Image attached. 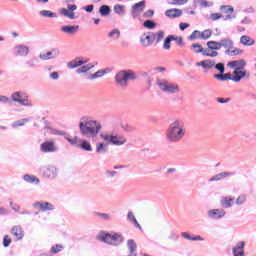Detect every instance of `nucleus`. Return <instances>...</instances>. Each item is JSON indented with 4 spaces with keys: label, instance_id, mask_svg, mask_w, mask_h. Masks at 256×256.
<instances>
[{
    "label": "nucleus",
    "instance_id": "obj_1",
    "mask_svg": "<svg viewBox=\"0 0 256 256\" xmlns=\"http://www.w3.org/2000/svg\"><path fill=\"white\" fill-rule=\"evenodd\" d=\"M80 133L85 137H97L101 131V124L97 120L87 119L79 123Z\"/></svg>",
    "mask_w": 256,
    "mask_h": 256
},
{
    "label": "nucleus",
    "instance_id": "obj_2",
    "mask_svg": "<svg viewBox=\"0 0 256 256\" xmlns=\"http://www.w3.org/2000/svg\"><path fill=\"white\" fill-rule=\"evenodd\" d=\"M183 137H185V126L183 125V122L175 120L168 128L167 139L175 143L181 141Z\"/></svg>",
    "mask_w": 256,
    "mask_h": 256
},
{
    "label": "nucleus",
    "instance_id": "obj_3",
    "mask_svg": "<svg viewBox=\"0 0 256 256\" xmlns=\"http://www.w3.org/2000/svg\"><path fill=\"white\" fill-rule=\"evenodd\" d=\"M98 241L108 243V245H119V243H123V236L119 233L111 235L109 233L102 232L98 235Z\"/></svg>",
    "mask_w": 256,
    "mask_h": 256
},
{
    "label": "nucleus",
    "instance_id": "obj_4",
    "mask_svg": "<svg viewBox=\"0 0 256 256\" xmlns=\"http://www.w3.org/2000/svg\"><path fill=\"white\" fill-rule=\"evenodd\" d=\"M115 79L117 85H120V87H127V81H135V79H137V76H135V73L131 70H123L116 74Z\"/></svg>",
    "mask_w": 256,
    "mask_h": 256
},
{
    "label": "nucleus",
    "instance_id": "obj_5",
    "mask_svg": "<svg viewBox=\"0 0 256 256\" xmlns=\"http://www.w3.org/2000/svg\"><path fill=\"white\" fill-rule=\"evenodd\" d=\"M65 139L70 143V145L78 147V149H83V151H93L91 143L87 140H81L77 136L74 138L65 137Z\"/></svg>",
    "mask_w": 256,
    "mask_h": 256
},
{
    "label": "nucleus",
    "instance_id": "obj_6",
    "mask_svg": "<svg viewBox=\"0 0 256 256\" xmlns=\"http://www.w3.org/2000/svg\"><path fill=\"white\" fill-rule=\"evenodd\" d=\"M12 101L24 105V107H32L33 103L29 100V96L25 93L15 92L12 94Z\"/></svg>",
    "mask_w": 256,
    "mask_h": 256
},
{
    "label": "nucleus",
    "instance_id": "obj_7",
    "mask_svg": "<svg viewBox=\"0 0 256 256\" xmlns=\"http://www.w3.org/2000/svg\"><path fill=\"white\" fill-rule=\"evenodd\" d=\"M100 137L103 139V141H106V143H112V145H125L127 143V139L121 135L113 136L109 134H101Z\"/></svg>",
    "mask_w": 256,
    "mask_h": 256
},
{
    "label": "nucleus",
    "instance_id": "obj_8",
    "mask_svg": "<svg viewBox=\"0 0 256 256\" xmlns=\"http://www.w3.org/2000/svg\"><path fill=\"white\" fill-rule=\"evenodd\" d=\"M158 87L164 92V93H179V86L177 84H173L169 81H161L158 82Z\"/></svg>",
    "mask_w": 256,
    "mask_h": 256
},
{
    "label": "nucleus",
    "instance_id": "obj_9",
    "mask_svg": "<svg viewBox=\"0 0 256 256\" xmlns=\"http://www.w3.org/2000/svg\"><path fill=\"white\" fill-rule=\"evenodd\" d=\"M234 11L235 9H233L232 6H220V14L222 15V19L224 21H231V19H235Z\"/></svg>",
    "mask_w": 256,
    "mask_h": 256
},
{
    "label": "nucleus",
    "instance_id": "obj_10",
    "mask_svg": "<svg viewBox=\"0 0 256 256\" xmlns=\"http://www.w3.org/2000/svg\"><path fill=\"white\" fill-rule=\"evenodd\" d=\"M40 151L42 153H55L57 151V146L55 141H46L40 145Z\"/></svg>",
    "mask_w": 256,
    "mask_h": 256
},
{
    "label": "nucleus",
    "instance_id": "obj_11",
    "mask_svg": "<svg viewBox=\"0 0 256 256\" xmlns=\"http://www.w3.org/2000/svg\"><path fill=\"white\" fill-rule=\"evenodd\" d=\"M11 235L14 237L15 241H23V237H25V231L23 227L16 225L11 229Z\"/></svg>",
    "mask_w": 256,
    "mask_h": 256
},
{
    "label": "nucleus",
    "instance_id": "obj_12",
    "mask_svg": "<svg viewBox=\"0 0 256 256\" xmlns=\"http://www.w3.org/2000/svg\"><path fill=\"white\" fill-rule=\"evenodd\" d=\"M73 11H77V5H68V9L67 8H62L60 10V13L62 15H65V17H68V19H75V12Z\"/></svg>",
    "mask_w": 256,
    "mask_h": 256
},
{
    "label": "nucleus",
    "instance_id": "obj_13",
    "mask_svg": "<svg viewBox=\"0 0 256 256\" xmlns=\"http://www.w3.org/2000/svg\"><path fill=\"white\" fill-rule=\"evenodd\" d=\"M246 65H247V62L244 59L233 60L228 62V67H230V69H235V70L245 69Z\"/></svg>",
    "mask_w": 256,
    "mask_h": 256
},
{
    "label": "nucleus",
    "instance_id": "obj_14",
    "mask_svg": "<svg viewBox=\"0 0 256 256\" xmlns=\"http://www.w3.org/2000/svg\"><path fill=\"white\" fill-rule=\"evenodd\" d=\"M140 43H142L143 47H151V45H153V36L151 32L144 33L140 37Z\"/></svg>",
    "mask_w": 256,
    "mask_h": 256
},
{
    "label": "nucleus",
    "instance_id": "obj_15",
    "mask_svg": "<svg viewBox=\"0 0 256 256\" xmlns=\"http://www.w3.org/2000/svg\"><path fill=\"white\" fill-rule=\"evenodd\" d=\"M247 77V70L245 68L234 70L232 81L239 83L243 78Z\"/></svg>",
    "mask_w": 256,
    "mask_h": 256
},
{
    "label": "nucleus",
    "instance_id": "obj_16",
    "mask_svg": "<svg viewBox=\"0 0 256 256\" xmlns=\"http://www.w3.org/2000/svg\"><path fill=\"white\" fill-rule=\"evenodd\" d=\"M225 54L229 57H237L243 55V49L235 47V42L230 46V48L225 51Z\"/></svg>",
    "mask_w": 256,
    "mask_h": 256
},
{
    "label": "nucleus",
    "instance_id": "obj_17",
    "mask_svg": "<svg viewBox=\"0 0 256 256\" xmlns=\"http://www.w3.org/2000/svg\"><path fill=\"white\" fill-rule=\"evenodd\" d=\"M233 256H245V242H238L236 247L232 249Z\"/></svg>",
    "mask_w": 256,
    "mask_h": 256
},
{
    "label": "nucleus",
    "instance_id": "obj_18",
    "mask_svg": "<svg viewBox=\"0 0 256 256\" xmlns=\"http://www.w3.org/2000/svg\"><path fill=\"white\" fill-rule=\"evenodd\" d=\"M34 207L39 211H53L54 209L53 204L49 202H36Z\"/></svg>",
    "mask_w": 256,
    "mask_h": 256
},
{
    "label": "nucleus",
    "instance_id": "obj_19",
    "mask_svg": "<svg viewBox=\"0 0 256 256\" xmlns=\"http://www.w3.org/2000/svg\"><path fill=\"white\" fill-rule=\"evenodd\" d=\"M208 217H211V219H221L225 217V210L212 209L208 212Z\"/></svg>",
    "mask_w": 256,
    "mask_h": 256
},
{
    "label": "nucleus",
    "instance_id": "obj_20",
    "mask_svg": "<svg viewBox=\"0 0 256 256\" xmlns=\"http://www.w3.org/2000/svg\"><path fill=\"white\" fill-rule=\"evenodd\" d=\"M165 15L170 19H175L176 17H181V15H183V11L177 8L168 9L165 11Z\"/></svg>",
    "mask_w": 256,
    "mask_h": 256
},
{
    "label": "nucleus",
    "instance_id": "obj_21",
    "mask_svg": "<svg viewBox=\"0 0 256 256\" xmlns=\"http://www.w3.org/2000/svg\"><path fill=\"white\" fill-rule=\"evenodd\" d=\"M240 43L245 47H251V45H255V40L247 35H243L240 37Z\"/></svg>",
    "mask_w": 256,
    "mask_h": 256
},
{
    "label": "nucleus",
    "instance_id": "obj_22",
    "mask_svg": "<svg viewBox=\"0 0 256 256\" xmlns=\"http://www.w3.org/2000/svg\"><path fill=\"white\" fill-rule=\"evenodd\" d=\"M16 55L20 57H27L29 55V47L27 46H16L15 47Z\"/></svg>",
    "mask_w": 256,
    "mask_h": 256
},
{
    "label": "nucleus",
    "instance_id": "obj_23",
    "mask_svg": "<svg viewBox=\"0 0 256 256\" xmlns=\"http://www.w3.org/2000/svg\"><path fill=\"white\" fill-rule=\"evenodd\" d=\"M233 40L231 38H224L220 40V49H225V51H229L231 46L233 45Z\"/></svg>",
    "mask_w": 256,
    "mask_h": 256
},
{
    "label": "nucleus",
    "instance_id": "obj_24",
    "mask_svg": "<svg viewBox=\"0 0 256 256\" xmlns=\"http://www.w3.org/2000/svg\"><path fill=\"white\" fill-rule=\"evenodd\" d=\"M198 67H203V69H213L215 67V60H203L197 63Z\"/></svg>",
    "mask_w": 256,
    "mask_h": 256
},
{
    "label": "nucleus",
    "instance_id": "obj_25",
    "mask_svg": "<svg viewBox=\"0 0 256 256\" xmlns=\"http://www.w3.org/2000/svg\"><path fill=\"white\" fill-rule=\"evenodd\" d=\"M152 35V41L155 43H161L165 37V32L163 30H159L156 33L151 32Z\"/></svg>",
    "mask_w": 256,
    "mask_h": 256
},
{
    "label": "nucleus",
    "instance_id": "obj_26",
    "mask_svg": "<svg viewBox=\"0 0 256 256\" xmlns=\"http://www.w3.org/2000/svg\"><path fill=\"white\" fill-rule=\"evenodd\" d=\"M87 63V60L83 61L79 58H76L68 63L69 69H77V67H81V65H85Z\"/></svg>",
    "mask_w": 256,
    "mask_h": 256
},
{
    "label": "nucleus",
    "instance_id": "obj_27",
    "mask_svg": "<svg viewBox=\"0 0 256 256\" xmlns=\"http://www.w3.org/2000/svg\"><path fill=\"white\" fill-rule=\"evenodd\" d=\"M62 33H67L68 35H73L79 31V26H62Z\"/></svg>",
    "mask_w": 256,
    "mask_h": 256
},
{
    "label": "nucleus",
    "instance_id": "obj_28",
    "mask_svg": "<svg viewBox=\"0 0 256 256\" xmlns=\"http://www.w3.org/2000/svg\"><path fill=\"white\" fill-rule=\"evenodd\" d=\"M128 249L130 251V256H137V243H135V240H128L127 241Z\"/></svg>",
    "mask_w": 256,
    "mask_h": 256
},
{
    "label": "nucleus",
    "instance_id": "obj_29",
    "mask_svg": "<svg viewBox=\"0 0 256 256\" xmlns=\"http://www.w3.org/2000/svg\"><path fill=\"white\" fill-rule=\"evenodd\" d=\"M207 47L211 49L212 51H219L221 49V41H208Z\"/></svg>",
    "mask_w": 256,
    "mask_h": 256
},
{
    "label": "nucleus",
    "instance_id": "obj_30",
    "mask_svg": "<svg viewBox=\"0 0 256 256\" xmlns=\"http://www.w3.org/2000/svg\"><path fill=\"white\" fill-rule=\"evenodd\" d=\"M234 201L235 200L231 197H224L221 200V205H222V207H226V209H229V207L233 206Z\"/></svg>",
    "mask_w": 256,
    "mask_h": 256
},
{
    "label": "nucleus",
    "instance_id": "obj_31",
    "mask_svg": "<svg viewBox=\"0 0 256 256\" xmlns=\"http://www.w3.org/2000/svg\"><path fill=\"white\" fill-rule=\"evenodd\" d=\"M145 9V1H140L132 7L133 13H141Z\"/></svg>",
    "mask_w": 256,
    "mask_h": 256
},
{
    "label": "nucleus",
    "instance_id": "obj_32",
    "mask_svg": "<svg viewBox=\"0 0 256 256\" xmlns=\"http://www.w3.org/2000/svg\"><path fill=\"white\" fill-rule=\"evenodd\" d=\"M215 79H218V81H231V79H233L231 77V73H226V74H215L214 75Z\"/></svg>",
    "mask_w": 256,
    "mask_h": 256
},
{
    "label": "nucleus",
    "instance_id": "obj_33",
    "mask_svg": "<svg viewBox=\"0 0 256 256\" xmlns=\"http://www.w3.org/2000/svg\"><path fill=\"white\" fill-rule=\"evenodd\" d=\"M202 54L204 57H217L219 55V52L215 50H211L209 47L202 50Z\"/></svg>",
    "mask_w": 256,
    "mask_h": 256
},
{
    "label": "nucleus",
    "instance_id": "obj_34",
    "mask_svg": "<svg viewBox=\"0 0 256 256\" xmlns=\"http://www.w3.org/2000/svg\"><path fill=\"white\" fill-rule=\"evenodd\" d=\"M42 174L44 175V177H53V175H55V168L44 167L42 168Z\"/></svg>",
    "mask_w": 256,
    "mask_h": 256
},
{
    "label": "nucleus",
    "instance_id": "obj_35",
    "mask_svg": "<svg viewBox=\"0 0 256 256\" xmlns=\"http://www.w3.org/2000/svg\"><path fill=\"white\" fill-rule=\"evenodd\" d=\"M229 175H231V173H229V172H222V173L217 174L216 176L210 178L209 181L210 182L221 181V179H225L226 177H229Z\"/></svg>",
    "mask_w": 256,
    "mask_h": 256
},
{
    "label": "nucleus",
    "instance_id": "obj_36",
    "mask_svg": "<svg viewBox=\"0 0 256 256\" xmlns=\"http://www.w3.org/2000/svg\"><path fill=\"white\" fill-rule=\"evenodd\" d=\"M24 181H26V183H36L39 184V178L33 176V175H29L26 174L24 175Z\"/></svg>",
    "mask_w": 256,
    "mask_h": 256
},
{
    "label": "nucleus",
    "instance_id": "obj_37",
    "mask_svg": "<svg viewBox=\"0 0 256 256\" xmlns=\"http://www.w3.org/2000/svg\"><path fill=\"white\" fill-rule=\"evenodd\" d=\"M171 41H173V38L171 35L165 38L164 43H163V49L166 51H169L171 49Z\"/></svg>",
    "mask_w": 256,
    "mask_h": 256
},
{
    "label": "nucleus",
    "instance_id": "obj_38",
    "mask_svg": "<svg viewBox=\"0 0 256 256\" xmlns=\"http://www.w3.org/2000/svg\"><path fill=\"white\" fill-rule=\"evenodd\" d=\"M128 219H129V221H131L132 223H134V225H135L138 229H141V225H140L139 222L137 221V218H135V215L133 214V212H129V213H128Z\"/></svg>",
    "mask_w": 256,
    "mask_h": 256
},
{
    "label": "nucleus",
    "instance_id": "obj_39",
    "mask_svg": "<svg viewBox=\"0 0 256 256\" xmlns=\"http://www.w3.org/2000/svg\"><path fill=\"white\" fill-rule=\"evenodd\" d=\"M211 35H213V30L206 29L201 32V39H204V40L210 39Z\"/></svg>",
    "mask_w": 256,
    "mask_h": 256
},
{
    "label": "nucleus",
    "instance_id": "obj_40",
    "mask_svg": "<svg viewBox=\"0 0 256 256\" xmlns=\"http://www.w3.org/2000/svg\"><path fill=\"white\" fill-rule=\"evenodd\" d=\"M93 67L94 66L91 64L84 65V66L78 68L76 70V73H87V71H89L90 69H93Z\"/></svg>",
    "mask_w": 256,
    "mask_h": 256
},
{
    "label": "nucleus",
    "instance_id": "obj_41",
    "mask_svg": "<svg viewBox=\"0 0 256 256\" xmlns=\"http://www.w3.org/2000/svg\"><path fill=\"white\" fill-rule=\"evenodd\" d=\"M172 37V41H175L179 47H184L185 43H183V37L170 35Z\"/></svg>",
    "mask_w": 256,
    "mask_h": 256
},
{
    "label": "nucleus",
    "instance_id": "obj_42",
    "mask_svg": "<svg viewBox=\"0 0 256 256\" xmlns=\"http://www.w3.org/2000/svg\"><path fill=\"white\" fill-rule=\"evenodd\" d=\"M189 39H191V41L201 39V31H199V30L193 31L192 34L189 36Z\"/></svg>",
    "mask_w": 256,
    "mask_h": 256
},
{
    "label": "nucleus",
    "instance_id": "obj_43",
    "mask_svg": "<svg viewBox=\"0 0 256 256\" xmlns=\"http://www.w3.org/2000/svg\"><path fill=\"white\" fill-rule=\"evenodd\" d=\"M109 13H111V8H109V6L103 5L100 7V14L102 16L109 15Z\"/></svg>",
    "mask_w": 256,
    "mask_h": 256
},
{
    "label": "nucleus",
    "instance_id": "obj_44",
    "mask_svg": "<svg viewBox=\"0 0 256 256\" xmlns=\"http://www.w3.org/2000/svg\"><path fill=\"white\" fill-rule=\"evenodd\" d=\"M40 15H42V17H50V18H55L57 17V14L49 11V10H43L40 12Z\"/></svg>",
    "mask_w": 256,
    "mask_h": 256
},
{
    "label": "nucleus",
    "instance_id": "obj_45",
    "mask_svg": "<svg viewBox=\"0 0 256 256\" xmlns=\"http://www.w3.org/2000/svg\"><path fill=\"white\" fill-rule=\"evenodd\" d=\"M107 151V146L103 143H98L96 145V153H105Z\"/></svg>",
    "mask_w": 256,
    "mask_h": 256
},
{
    "label": "nucleus",
    "instance_id": "obj_46",
    "mask_svg": "<svg viewBox=\"0 0 256 256\" xmlns=\"http://www.w3.org/2000/svg\"><path fill=\"white\" fill-rule=\"evenodd\" d=\"M108 37H110V39H119L121 32L119 30H113L109 33Z\"/></svg>",
    "mask_w": 256,
    "mask_h": 256
},
{
    "label": "nucleus",
    "instance_id": "obj_47",
    "mask_svg": "<svg viewBox=\"0 0 256 256\" xmlns=\"http://www.w3.org/2000/svg\"><path fill=\"white\" fill-rule=\"evenodd\" d=\"M191 47L194 53H203V46L200 44H192Z\"/></svg>",
    "mask_w": 256,
    "mask_h": 256
},
{
    "label": "nucleus",
    "instance_id": "obj_48",
    "mask_svg": "<svg viewBox=\"0 0 256 256\" xmlns=\"http://www.w3.org/2000/svg\"><path fill=\"white\" fill-rule=\"evenodd\" d=\"M40 59H42V61H47L49 59H53V52H47L45 54H40Z\"/></svg>",
    "mask_w": 256,
    "mask_h": 256
},
{
    "label": "nucleus",
    "instance_id": "obj_49",
    "mask_svg": "<svg viewBox=\"0 0 256 256\" xmlns=\"http://www.w3.org/2000/svg\"><path fill=\"white\" fill-rule=\"evenodd\" d=\"M114 11L115 13H117L118 15H123V13H125V7L121 6V5H115L114 6Z\"/></svg>",
    "mask_w": 256,
    "mask_h": 256
},
{
    "label": "nucleus",
    "instance_id": "obj_50",
    "mask_svg": "<svg viewBox=\"0 0 256 256\" xmlns=\"http://www.w3.org/2000/svg\"><path fill=\"white\" fill-rule=\"evenodd\" d=\"M63 249V245L61 244H56L55 246H52L50 253H59Z\"/></svg>",
    "mask_w": 256,
    "mask_h": 256
},
{
    "label": "nucleus",
    "instance_id": "obj_51",
    "mask_svg": "<svg viewBox=\"0 0 256 256\" xmlns=\"http://www.w3.org/2000/svg\"><path fill=\"white\" fill-rule=\"evenodd\" d=\"M157 24H155V22L151 21V20H146L144 22V27H146V29H155Z\"/></svg>",
    "mask_w": 256,
    "mask_h": 256
},
{
    "label": "nucleus",
    "instance_id": "obj_52",
    "mask_svg": "<svg viewBox=\"0 0 256 256\" xmlns=\"http://www.w3.org/2000/svg\"><path fill=\"white\" fill-rule=\"evenodd\" d=\"M211 21H219V19H223V15L221 13H212L210 14Z\"/></svg>",
    "mask_w": 256,
    "mask_h": 256
},
{
    "label": "nucleus",
    "instance_id": "obj_53",
    "mask_svg": "<svg viewBox=\"0 0 256 256\" xmlns=\"http://www.w3.org/2000/svg\"><path fill=\"white\" fill-rule=\"evenodd\" d=\"M11 241H12L11 236L5 235L3 238V245L5 247H9L11 245Z\"/></svg>",
    "mask_w": 256,
    "mask_h": 256
},
{
    "label": "nucleus",
    "instance_id": "obj_54",
    "mask_svg": "<svg viewBox=\"0 0 256 256\" xmlns=\"http://www.w3.org/2000/svg\"><path fill=\"white\" fill-rule=\"evenodd\" d=\"M215 66V69H217V71H219L220 74L225 73V64L223 63H218Z\"/></svg>",
    "mask_w": 256,
    "mask_h": 256
},
{
    "label": "nucleus",
    "instance_id": "obj_55",
    "mask_svg": "<svg viewBox=\"0 0 256 256\" xmlns=\"http://www.w3.org/2000/svg\"><path fill=\"white\" fill-rule=\"evenodd\" d=\"M189 0H172L170 5H186Z\"/></svg>",
    "mask_w": 256,
    "mask_h": 256
},
{
    "label": "nucleus",
    "instance_id": "obj_56",
    "mask_svg": "<svg viewBox=\"0 0 256 256\" xmlns=\"http://www.w3.org/2000/svg\"><path fill=\"white\" fill-rule=\"evenodd\" d=\"M247 201V197L245 195H241L236 199V205H243Z\"/></svg>",
    "mask_w": 256,
    "mask_h": 256
},
{
    "label": "nucleus",
    "instance_id": "obj_57",
    "mask_svg": "<svg viewBox=\"0 0 256 256\" xmlns=\"http://www.w3.org/2000/svg\"><path fill=\"white\" fill-rule=\"evenodd\" d=\"M103 75H105V71L100 70V71L95 72V73L92 75L91 79H97V78H99V77H103Z\"/></svg>",
    "mask_w": 256,
    "mask_h": 256
},
{
    "label": "nucleus",
    "instance_id": "obj_58",
    "mask_svg": "<svg viewBox=\"0 0 256 256\" xmlns=\"http://www.w3.org/2000/svg\"><path fill=\"white\" fill-rule=\"evenodd\" d=\"M179 27H180V31H185V29H187L188 27H191V24L182 22L179 24Z\"/></svg>",
    "mask_w": 256,
    "mask_h": 256
},
{
    "label": "nucleus",
    "instance_id": "obj_59",
    "mask_svg": "<svg viewBox=\"0 0 256 256\" xmlns=\"http://www.w3.org/2000/svg\"><path fill=\"white\" fill-rule=\"evenodd\" d=\"M96 215H97L98 217H102V218L105 219L106 221L109 220V219H111V217L109 216V214L97 212Z\"/></svg>",
    "mask_w": 256,
    "mask_h": 256
},
{
    "label": "nucleus",
    "instance_id": "obj_60",
    "mask_svg": "<svg viewBox=\"0 0 256 256\" xmlns=\"http://www.w3.org/2000/svg\"><path fill=\"white\" fill-rule=\"evenodd\" d=\"M93 9H95V6H93V4L84 7V11H87V13H91Z\"/></svg>",
    "mask_w": 256,
    "mask_h": 256
},
{
    "label": "nucleus",
    "instance_id": "obj_61",
    "mask_svg": "<svg viewBox=\"0 0 256 256\" xmlns=\"http://www.w3.org/2000/svg\"><path fill=\"white\" fill-rule=\"evenodd\" d=\"M123 129H124V131H128V132L134 131L133 126H130L129 124H125L123 126Z\"/></svg>",
    "mask_w": 256,
    "mask_h": 256
},
{
    "label": "nucleus",
    "instance_id": "obj_62",
    "mask_svg": "<svg viewBox=\"0 0 256 256\" xmlns=\"http://www.w3.org/2000/svg\"><path fill=\"white\" fill-rule=\"evenodd\" d=\"M218 103H229L231 98H217Z\"/></svg>",
    "mask_w": 256,
    "mask_h": 256
},
{
    "label": "nucleus",
    "instance_id": "obj_63",
    "mask_svg": "<svg viewBox=\"0 0 256 256\" xmlns=\"http://www.w3.org/2000/svg\"><path fill=\"white\" fill-rule=\"evenodd\" d=\"M155 15V12L153 10H147L144 14L146 17H153Z\"/></svg>",
    "mask_w": 256,
    "mask_h": 256
},
{
    "label": "nucleus",
    "instance_id": "obj_64",
    "mask_svg": "<svg viewBox=\"0 0 256 256\" xmlns=\"http://www.w3.org/2000/svg\"><path fill=\"white\" fill-rule=\"evenodd\" d=\"M51 79H59V73L58 72H52L50 74Z\"/></svg>",
    "mask_w": 256,
    "mask_h": 256
}]
</instances>
